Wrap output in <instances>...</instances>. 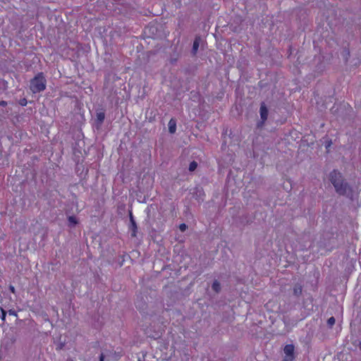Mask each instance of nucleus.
<instances>
[{
    "mask_svg": "<svg viewBox=\"0 0 361 361\" xmlns=\"http://www.w3.org/2000/svg\"><path fill=\"white\" fill-rule=\"evenodd\" d=\"M329 178L337 194L348 197L353 196L352 188L338 170L334 169L330 172Z\"/></svg>",
    "mask_w": 361,
    "mask_h": 361,
    "instance_id": "f257e3e1",
    "label": "nucleus"
},
{
    "mask_svg": "<svg viewBox=\"0 0 361 361\" xmlns=\"http://www.w3.org/2000/svg\"><path fill=\"white\" fill-rule=\"evenodd\" d=\"M47 87V80L43 73H38L30 80V89L33 93L44 91Z\"/></svg>",
    "mask_w": 361,
    "mask_h": 361,
    "instance_id": "f03ea898",
    "label": "nucleus"
},
{
    "mask_svg": "<svg viewBox=\"0 0 361 361\" xmlns=\"http://www.w3.org/2000/svg\"><path fill=\"white\" fill-rule=\"evenodd\" d=\"M128 213H129V219H130V224H129V226H128V228H129V230L131 232V234H130L131 236L133 238H135V237H136L137 232V224H136L135 220V219L133 217L132 211L129 210Z\"/></svg>",
    "mask_w": 361,
    "mask_h": 361,
    "instance_id": "7ed1b4c3",
    "label": "nucleus"
},
{
    "mask_svg": "<svg viewBox=\"0 0 361 361\" xmlns=\"http://www.w3.org/2000/svg\"><path fill=\"white\" fill-rule=\"evenodd\" d=\"M268 109L264 102H262L260 104L259 114L261 121L258 123V126H263L268 117Z\"/></svg>",
    "mask_w": 361,
    "mask_h": 361,
    "instance_id": "20e7f679",
    "label": "nucleus"
},
{
    "mask_svg": "<svg viewBox=\"0 0 361 361\" xmlns=\"http://www.w3.org/2000/svg\"><path fill=\"white\" fill-rule=\"evenodd\" d=\"M294 350L295 347L293 344H288L284 347L283 351L286 361H292L294 359Z\"/></svg>",
    "mask_w": 361,
    "mask_h": 361,
    "instance_id": "39448f33",
    "label": "nucleus"
},
{
    "mask_svg": "<svg viewBox=\"0 0 361 361\" xmlns=\"http://www.w3.org/2000/svg\"><path fill=\"white\" fill-rule=\"evenodd\" d=\"M201 42H202V37L200 35H196L191 50V54L192 56H196Z\"/></svg>",
    "mask_w": 361,
    "mask_h": 361,
    "instance_id": "423d86ee",
    "label": "nucleus"
},
{
    "mask_svg": "<svg viewBox=\"0 0 361 361\" xmlns=\"http://www.w3.org/2000/svg\"><path fill=\"white\" fill-rule=\"evenodd\" d=\"M96 120H95V126L96 128L98 129L101 127L102 124L103 123L104 118H105V112L102 110L99 111H97L96 114Z\"/></svg>",
    "mask_w": 361,
    "mask_h": 361,
    "instance_id": "0eeeda50",
    "label": "nucleus"
},
{
    "mask_svg": "<svg viewBox=\"0 0 361 361\" xmlns=\"http://www.w3.org/2000/svg\"><path fill=\"white\" fill-rule=\"evenodd\" d=\"M302 286L299 283L295 284L293 288V295L295 296L296 298H299L302 295Z\"/></svg>",
    "mask_w": 361,
    "mask_h": 361,
    "instance_id": "6e6552de",
    "label": "nucleus"
},
{
    "mask_svg": "<svg viewBox=\"0 0 361 361\" xmlns=\"http://www.w3.org/2000/svg\"><path fill=\"white\" fill-rule=\"evenodd\" d=\"M169 131L170 133L173 134L176 130V121L174 118H171L169 122Z\"/></svg>",
    "mask_w": 361,
    "mask_h": 361,
    "instance_id": "1a4fd4ad",
    "label": "nucleus"
},
{
    "mask_svg": "<svg viewBox=\"0 0 361 361\" xmlns=\"http://www.w3.org/2000/svg\"><path fill=\"white\" fill-rule=\"evenodd\" d=\"M212 288L216 293H219L221 289L220 283L217 280H215L212 285Z\"/></svg>",
    "mask_w": 361,
    "mask_h": 361,
    "instance_id": "9d476101",
    "label": "nucleus"
},
{
    "mask_svg": "<svg viewBox=\"0 0 361 361\" xmlns=\"http://www.w3.org/2000/svg\"><path fill=\"white\" fill-rule=\"evenodd\" d=\"M68 226L70 227H74L78 223L76 217L74 216H69L68 217Z\"/></svg>",
    "mask_w": 361,
    "mask_h": 361,
    "instance_id": "9b49d317",
    "label": "nucleus"
},
{
    "mask_svg": "<svg viewBox=\"0 0 361 361\" xmlns=\"http://www.w3.org/2000/svg\"><path fill=\"white\" fill-rule=\"evenodd\" d=\"M342 56L345 60V62L347 63L348 58L350 56V50L348 48H344L342 51Z\"/></svg>",
    "mask_w": 361,
    "mask_h": 361,
    "instance_id": "f8f14e48",
    "label": "nucleus"
},
{
    "mask_svg": "<svg viewBox=\"0 0 361 361\" xmlns=\"http://www.w3.org/2000/svg\"><path fill=\"white\" fill-rule=\"evenodd\" d=\"M0 319L1 322V324H4L6 317V312L2 307H0Z\"/></svg>",
    "mask_w": 361,
    "mask_h": 361,
    "instance_id": "ddd939ff",
    "label": "nucleus"
},
{
    "mask_svg": "<svg viewBox=\"0 0 361 361\" xmlns=\"http://www.w3.org/2000/svg\"><path fill=\"white\" fill-rule=\"evenodd\" d=\"M197 167V163L195 161H192L190 162L189 165V171H194Z\"/></svg>",
    "mask_w": 361,
    "mask_h": 361,
    "instance_id": "4468645a",
    "label": "nucleus"
},
{
    "mask_svg": "<svg viewBox=\"0 0 361 361\" xmlns=\"http://www.w3.org/2000/svg\"><path fill=\"white\" fill-rule=\"evenodd\" d=\"M335 322V318L334 317H331L327 320V325L329 326V328H331L334 325Z\"/></svg>",
    "mask_w": 361,
    "mask_h": 361,
    "instance_id": "2eb2a0df",
    "label": "nucleus"
},
{
    "mask_svg": "<svg viewBox=\"0 0 361 361\" xmlns=\"http://www.w3.org/2000/svg\"><path fill=\"white\" fill-rule=\"evenodd\" d=\"M188 228L187 225L185 224H181L180 226H179V228L181 231H185L186 230V228Z\"/></svg>",
    "mask_w": 361,
    "mask_h": 361,
    "instance_id": "dca6fc26",
    "label": "nucleus"
},
{
    "mask_svg": "<svg viewBox=\"0 0 361 361\" xmlns=\"http://www.w3.org/2000/svg\"><path fill=\"white\" fill-rule=\"evenodd\" d=\"M27 102V99L25 98H23V99H21L19 102V104L21 105V106H26Z\"/></svg>",
    "mask_w": 361,
    "mask_h": 361,
    "instance_id": "f3484780",
    "label": "nucleus"
},
{
    "mask_svg": "<svg viewBox=\"0 0 361 361\" xmlns=\"http://www.w3.org/2000/svg\"><path fill=\"white\" fill-rule=\"evenodd\" d=\"M8 314H9V315H13V316L17 317V313L13 310H8Z\"/></svg>",
    "mask_w": 361,
    "mask_h": 361,
    "instance_id": "a211bd4d",
    "label": "nucleus"
},
{
    "mask_svg": "<svg viewBox=\"0 0 361 361\" xmlns=\"http://www.w3.org/2000/svg\"><path fill=\"white\" fill-rule=\"evenodd\" d=\"M9 290H11V293H16V289H15L14 286H12V285H10V286H9Z\"/></svg>",
    "mask_w": 361,
    "mask_h": 361,
    "instance_id": "6ab92c4d",
    "label": "nucleus"
},
{
    "mask_svg": "<svg viewBox=\"0 0 361 361\" xmlns=\"http://www.w3.org/2000/svg\"><path fill=\"white\" fill-rule=\"evenodd\" d=\"M331 144H332L331 140H329V141L326 142V149H328V148L331 145Z\"/></svg>",
    "mask_w": 361,
    "mask_h": 361,
    "instance_id": "aec40b11",
    "label": "nucleus"
},
{
    "mask_svg": "<svg viewBox=\"0 0 361 361\" xmlns=\"http://www.w3.org/2000/svg\"><path fill=\"white\" fill-rule=\"evenodd\" d=\"M104 355L102 353L99 355V361H104Z\"/></svg>",
    "mask_w": 361,
    "mask_h": 361,
    "instance_id": "412c9836",
    "label": "nucleus"
},
{
    "mask_svg": "<svg viewBox=\"0 0 361 361\" xmlns=\"http://www.w3.org/2000/svg\"><path fill=\"white\" fill-rule=\"evenodd\" d=\"M7 105V102L6 101H0V106H6Z\"/></svg>",
    "mask_w": 361,
    "mask_h": 361,
    "instance_id": "4be33fe9",
    "label": "nucleus"
},
{
    "mask_svg": "<svg viewBox=\"0 0 361 361\" xmlns=\"http://www.w3.org/2000/svg\"><path fill=\"white\" fill-rule=\"evenodd\" d=\"M145 355H142V359H141L140 357H139V358H138V361H145Z\"/></svg>",
    "mask_w": 361,
    "mask_h": 361,
    "instance_id": "5701e85b",
    "label": "nucleus"
}]
</instances>
